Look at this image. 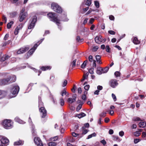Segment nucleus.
<instances>
[{
	"label": "nucleus",
	"mask_w": 146,
	"mask_h": 146,
	"mask_svg": "<svg viewBox=\"0 0 146 146\" xmlns=\"http://www.w3.org/2000/svg\"><path fill=\"white\" fill-rule=\"evenodd\" d=\"M98 48V46H95L93 48L92 51L94 52L96 51L97 50Z\"/></svg>",
	"instance_id": "51"
},
{
	"label": "nucleus",
	"mask_w": 146,
	"mask_h": 146,
	"mask_svg": "<svg viewBox=\"0 0 146 146\" xmlns=\"http://www.w3.org/2000/svg\"><path fill=\"white\" fill-rule=\"evenodd\" d=\"M78 93L79 94H81L82 92V90L81 88L79 87L78 89Z\"/></svg>",
	"instance_id": "59"
},
{
	"label": "nucleus",
	"mask_w": 146,
	"mask_h": 146,
	"mask_svg": "<svg viewBox=\"0 0 146 146\" xmlns=\"http://www.w3.org/2000/svg\"><path fill=\"white\" fill-rule=\"evenodd\" d=\"M52 9L58 13H61L62 10L60 6L56 3H52L51 4Z\"/></svg>",
	"instance_id": "5"
},
{
	"label": "nucleus",
	"mask_w": 146,
	"mask_h": 146,
	"mask_svg": "<svg viewBox=\"0 0 146 146\" xmlns=\"http://www.w3.org/2000/svg\"><path fill=\"white\" fill-rule=\"evenodd\" d=\"M140 134L141 133H140L139 131H136L134 133V135L137 137L139 136Z\"/></svg>",
	"instance_id": "35"
},
{
	"label": "nucleus",
	"mask_w": 146,
	"mask_h": 146,
	"mask_svg": "<svg viewBox=\"0 0 146 146\" xmlns=\"http://www.w3.org/2000/svg\"><path fill=\"white\" fill-rule=\"evenodd\" d=\"M109 84L113 88H115L118 84L117 80L115 79H113L110 81Z\"/></svg>",
	"instance_id": "10"
},
{
	"label": "nucleus",
	"mask_w": 146,
	"mask_h": 146,
	"mask_svg": "<svg viewBox=\"0 0 146 146\" xmlns=\"http://www.w3.org/2000/svg\"><path fill=\"white\" fill-rule=\"evenodd\" d=\"M88 59L90 61V62H92L93 60V56L92 55L90 56H89Z\"/></svg>",
	"instance_id": "55"
},
{
	"label": "nucleus",
	"mask_w": 146,
	"mask_h": 146,
	"mask_svg": "<svg viewBox=\"0 0 146 146\" xmlns=\"http://www.w3.org/2000/svg\"><path fill=\"white\" fill-rule=\"evenodd\" d=\"M66 92L65 90H63L61 92V94L62 96H64V95H66Z\"/></svg>",
	"instance_id": "47"
},
{
	"label": "nucleus",
	"mask_w": 146,
	"mask_h": 146,
	"mask_svg": "<svg viewBox=\"0 0 146 146\" xmlns=\"http://www.w3.org/2000/svg\"><path fill=\"white\" fill-rule=\"evenodd\" d=\"M8 37H9V35L8 34H6V35H5L4 37V40H7V39Z\"/></svg>",
	"instance_id": "63"
},
{
	"label": "nucleus",
	"mask_w": 146,
	"mask_h": 146,
	"mask_svg": "<svg viewBox=\"0 0 146 146\" xmlns=\"http://www.w3.org/2000/svg\"><path fill=\"white\" fill-rule=\"evenodd\" d=\"M34 141L35 144L38 146H43V144L39 138L35 137L34 139Z\"/></svg>",
	"instance_id": "11"
},
{
	"label": "nucleus",
	"mask_w": 146,
	"mask_h": 146,
	"mask_svg": "<svg viewBox=\"0 0 146 146\" xmlns=\"http://www.w3.org/2000/svg\"><path fill=\"white\" fill-rule=\"evenodd\" d=\"M76 40L79 42H80L82 41L83 40V39H80V37L79 36H78L76 38Z\"/></svg>",
	"instance_id": "38"
},
{
	"label": "nucleus",
	"mask_w": 146,
	"mask_h": 146,
	"mask_svg": "<svg viewBox=\"0 0 146 146\" xmlns=\"http://www.w3.org/2000/svg\"><path fill=\"white\" fill-rule=\"evenodd\" d=\"M39 111L40 113L41 117L44 118L47 115V112L45 108L44 107H40Z\"/></svg>",
	"instance_id": "7"
},
{
	"label": "nucleus",
	"mask_w": 146,
	"mask_h": 146,
	"mask_svg": "<svg viewBox=\"0 0 146 146\" xmlns=\"http://www.w3.org/2000/svg\"><path fill=\"white\" fill-rule=\"evenodd\" d=\"M94 3L96 7L97 8H99V2L97 1H95L94 2Z\"/></svg>",
	"instance_id": "36"
},
{
	"label": "nucleus",
	"mask_w": 146,
	"mask_h": 146,
	"mask_svg": "<svg viewBox=\"0 0 146 146\" xmlns=\"http://www.w3.org/2000/svg\"><path fill=\"white\" fill-rule=\"evenodd\" d=\"M67 84V81L66 80H64L62 84V86L63 87L65 86Z\"/></svg>",
	"instance_id": "32"
},
{
	"label": "nucleus",
	"mask_w": 146,
	"mask_h": 146,
	"mask_svg": "<svg viewBox=\"0 0 146 146\" xmlns=\"http://www.w3.org/2000/svg\"><path fill=\"white\" fill-rule=\"evenodd\" d=\"M76 117H78L79 118H81L86 116V114L83 112H81L80 113L77 114L76 115Z\"/></svg>",
	"instance_id": "17"
},
{
	"label": "nucleus",
	"mask_w": 146,
	"mask_h": 146,
	"mask_svg": "<svg viewBox=\"0 0 146 146\" xmlns=\"http://www.w3.org/2000/svg\"><path fill=\"white\" fill-rule=\"evenodd\" d=\"M2 124L5 128L9 129L11 128L13 122L11 120L5 119L2 122Z\"/></svg>",
	"instance_id": "3"
},
{
	"label": "nucleus",
	"mask_w": 146,
	"mask_h": 146,
	"mask_svg": "<svg viewBox=\"0 0 146 146\" xmlns=\"http://www.w3.org/2000/svg\"><path fill=\"white\" fill-rule=\"evenodd\" d=\"M140 141L139 139H135L134 140V143L135 144H136L139 142Z\"/></svg>",
	"instance_id": "60"
},
{
	"label": "nucleus",
	"mask_w": 146,
	"mask_h": 146,
	"mask_svg": "<svg viewBox=\"0 0 146 146\" xmlns=\"http://www.w3.org/2000/svg\"><path fill=\"white\" fill-rule=\"evenodd\" d=\"M1 138V142L3 145H5V144L8 143L9 142V140L6 138L3 137L2 136L0 137Z\"/></svg>",
	"instance_id": "15"
},
{
	"label": "nucleus",
	"mask_w": 146,
	"mask_h": 146,
	"mask_svg": "<svg viewBox=\"0 0 146 146\" xmlns=\"http://www.w3.org/2000/svg\"><path fill=\"white\" fill-rule=\"evenodd\" d=\"M109 18L111 20H114V17L112 15H110L109 17Z\"/></svg>",
	"instance_id": "58"
},
{
	"label": "nucleus",
	"mask_w": 146,
	"mask_h": 146,
	"mask_svg": "<svg viewBox=\"0 0 146 146\" xmlns=\"http://www.w3.org/2000/svg\"><path fill=\"white\" fill-rule=\"evenodd\" d=\"M106 51L108 52H110V48L108 45L106 46Z\"/></svg>",
	"instance_id": "50"
},
{
	"label": "nucleus",
	"mask_w": 146,
	"mask_h": 146,
	"mask_svg": "<svg viewBox=\"0 0 146 146\" xmlns=\"http://www.w3.org/2000/svg\"><path fill=\"white\" fill-rule=\"evenodd\" d=\"M106 113L103 112L100 115V116L101 117H104L106 116Z\"/></svg>",
	"instance_id": "37"
},
{
	"label": "nucleus",
	"mask_w": 146,
	"mask_h": 146,
	"mask_svg": "<svg viewBox=\"0 0 146 146\" xmlns=\"http://www.w3.org/2000/svg\"><path fill=\"white\" fill-rule=\"evenodd\" d=\"M133 120L134 121H141L140 118L138 117H135L133 119Z\"/></svg>",
	"instance_id": "30"
},
{
	"label": "nucleus",
	"mask_w": 146,
	"mask_h": 146,
	"mask_svg": "<svg viewBox=\"0 0 146 146\" xmlns=\"http://www.w3.org/2000/svg\"><path fill=\"white\" fill-rule=\"evenodd\" d=\"M109 69L108 67H106L104 69H103V73H105L107 72Z\"/></svg>",
	"instance_id": "28"
},
{
	"label": "nucleus",
	"mask_w": 146,
	"mask_h": 146,
	"mask_svg": "<svg viewBox=\"0 0 146 146\" xmlns=\"http://www.w3.org/2000/svg\"><path fill=\"white\" fill-rule=\"evenodd\" d=\"M19 90V88L18 86H15L11 89V92L12 93L13 96H12L11 98L14 97L15 96V95L17 94Z\"/></svg>",
	"instance_id": "6"
},
{
	"label": "nucleus",
	"mask_w": 146,
	"mask_h": 146,
	"mask_svg": "<svg viewBox=\"0 0 146 146\" xmlns=\"http://www.w3.org/2000/svg\"><path fill=\"white\" fill-rule=\"evenodd\" d=\"M51 67L49 66H43L40 69L42 71H45L48 70H50L51 69Z\"/></svg>",
	"instance_id": "18"
},
{
	"label": "nucleus",
	"mask_w": 146,
	"mask_h": 146,
	"mask_svg": "<svg viewBox=\"0 0 146 146\" xmlns=\"http://www.w3.org/2000/svg\"><path fill=\"white\" fill-rule=\"evenodd\" d=\"M133 42L135 44H138L140 42V41L138 40L137 38L136 37L134 38L133 40Z\"/></svg>",
	"instance_id": "23"
},
{
	"label": "nucleus",
	"mask_w": 146,
	"mask_h": 146,
	"mask_svg": "<svg viewBox=\"0 0 146 146\" xmlns=\"http://www.w3.org/2000/svg\"><path fill=\"white\" fill-rule=\"evenodd\" d=\"M23 27L22 24H20L17 27L14 31V34L16 35L18 33L19 31Z\"/></svg>",
	"instance_id": "12"
},
{
	"label": "nucleus",
	"mask_w": 146,
	"mask_h": 146,
	"mask_svg": "<svg viewBox=\"0 0 146 146\" xmlns=\"http://www.w3.org/2000/svg\"><path fill=\"white\" fill-rule=\"evenodd\" d=\"M96 133H92V134L89 135L88 136V137L87 138V139H89L90 138H91L92 137H95L96 136Z\"/></svg>",
	"instance_id": "25"
},
{
	"label": "nucleus",
	"mask_w": 146,
	"mask_h": 146,
	"mask_svg": "<svg viewBox=\"0 0 146 146\" xmlns=\"http://www.w3.org/2000/svg\"><path fill=\"white\" fill-rule=\"evenodd\" d=\"M9 57L7 55H4L1 58V61L2 62H3L5 61L6 60H7L9 58Z\"/></svg>",
	"instance_id": "24"
},
{
	"label": "nucleus",
	"mask_w": 146,
	"mask_h": 146,
	"mask_svg": "<svg viewBox=\"0 0 146 146\" xmlns=\"http://www.w3.org/2000/svg\"><path fill=\"white\" fill-rule=\"evenodd\" d=\"M89 126V124L88 123H86L85 124H84V126H83L82 127V129H85V127H88Z\"/></svg>",
	"instance_id": "39"
},
{
	"label": "nucleus",
	"mask_w": 146,
	"mask_h": 146,
	"mask_svg": "<svg viewBox=\"0 0 146 146\" xmlns=\"http://www.w3.org/2000/svg\"><path fill=\"white\" fill-rule=\"evenodd\" d=\"M49 145L51 146H55L56 145V144L54 142H50L49 143Z\"/></svg>",
	"instance_id": "56"
},
{
	"label": "nucleus",
	"mask_w": 146,
	"mask_h": 146,
	"mask_svg": "<svg viewBox=\"0 0 146 146\" xmlns=\"http://www.w3.org/2000/svg\"><path fill=\"white\" fill-rule=\"evenodd\" d=\"M15 121L18 122L20 124H24L25 122L18 117H16L15 119Z\"/></svg>",
	"instance_id": "22"
},
{
	"label": "nucleus",
	"mask_w": 146,
	"mask_h": 146,
	"mask_svg": "<svg viewBox=\"0 0 146 146\" xmlns=\"http://www.w3.org/2000/svg\"><path fill=\"white\" fill-rule=\"evenodd\" d=\"M108 33L112 35H114L115 33V32L114 31L112 30L109 31Z\"/></svg>",
	"instance_id": "43"
},
{
	"label": "nucleus",
	"mask_w": 146,
	"mask_h": 146,
	"mask_svg": "<svg viewBox=\"0 0 146 146\" xmlns=\"http://www.w3.org/2000/svg\"><path fill=\"white\" fill-rule=\"evenodd\" d=\"M139 127H144L146 126V122H141L139 124Z\"/></svg>",
	"instance_id": "21"
},
{
	"label": "nucleus",
	"mask_w": 146,
	"mask_h": 146,
	"mask_svg": "<svg viewBox=\"0 0 146 146\" xmlns=\"http://www.w3.org/2000/svg\"><path fill=\"white\" fill-rule=\"evenodd\" d=\"M38 46V45L37 44H35L34 46L28 52V54L30 55L32 54L34 52L35 50L36 49Z\"/></svg>",
	"instance_id": "13"
},
{
	"label": "nucleus",
	"mask_w": 146,
	"mask_h": 146,
	"mask_svg": "<svg viewBox=\"0 0 146 146\" xmlns=\"http://www.w3.org/2000/svg\"><path fill=\"white\" fill-rule=\"evenodd\" d=\"M55 15L54 13L50 12L47 14V16L51 21L56 23L57 25L58 26L60 24V21L56 16Z\"/></svg>",
	"instance_id": "2"
},
{
	"label": "nucleus",
	"mask_w": 146,
	"mask_h": 146,
	"mask_svg": "<svg viewBox=\"0 0 146 146\" xmlns=\"http://www.w3.org/2000/svg\"><path fill=\"white\" fill-rule=\"evenodd\" d=\"M37 21V17L36 16H33L31 19L30 20L28 24V29H33Z\"/></svg>",
	"instance_id": "4"
},
{
	"label": "nucleus",
	"mask_w": 146,
	"mask_h": 146,
	"mask_svg": "<svg viewBox=\"0 0 146 146\" xmlns=\"http://www.w3.org/2000/svg\"><path fill=\"white\" fill-rule=\"evenodd\" d=\"M2 19H3V21H5V22H4L5 23H6L7 22V19L6 17L4 15H3V17H2Z\"/></svg>",
	"instance_id": "54"
},
{
	"label": "nucleus",
	"mask_w": 146,
	"mask_h": 146,
	"mask_svg": "<svg viewBox=\"0 0 146 146\" xmlns=\"http://www.w3.org/2000/svg\"><path fill=\"white\" fill-rule=\"evenodd\" d=\"M13 23V21H11L9 23H8L7 25V27L8 29H10Z\"/></svg>",
	"instance_id": "26"
},
{
	"label": "nucleus",
	"mask_w": 146,
	"mask_h": 146,
	"mask_svg": "<svg viewBox=\"0 0 146 146\" xmlns=\"http://www.w3.org/2000/svg\"><path fill=\"white\" fill-rule=\"evenodd\" d=\"M58 138L57 137H55L52 138V141H55L56 140H57L58 139Z\"/></svg>",
	"instance_id": "64"
},
{
	"label": "nucleus",
	"mask_w": 146,
	"mask_h": 146,
	"mask_svg": "<svg viewBox=\"0 0 146 146\" xmlns=\"http://www.w3.org/2000/svg\"><path fill=\"white\" fill-rule=\"evenodd\" d=\"M113 140L115 141H119L120 140L119 138L118 137L116 136L113 135Z\"/></svg>",
	"instance_id": "27"
},
{
	"label": "nucleus",
	"mask_w": 146,
	"mask_h": 146,
	"mask_svg": "<svg viewBox=\"0 0 146 146\" xmlns=\"http://www.w3.org/2000/svg\"><path fill=\"white\" fill-rule=\"evenodd\" d=\"M72 135L74 137H76L78 135V134L74 132L72 133Z\"/></svg>",
	"instance_id": "62"
},
{
	"label": "nucleus",
	"mask_w": 146,
	"mask_h": 146,
	"mask_svg": "<svg viewBox=\"0 0 146 146\" xmlns=\"http://www.w3.org/2000/svg\"><path fill=\"white\" fill-rule=\"evenodd\" d=\"M103 68L100 67H98L96 71V73L97 74L100 75L103 73Z\"/></svg>",
	"instance_id": "16"
},
{
	"label": "nucleus",
	"mask_w": 146,
	"mask_h": 146,
	"mask_svg": "<svg viewBox=\"0 0 146 146\" xmlns=\"http://www.w3.org/2000/svg\"><path fill=\"white\" fill-rule=\"evenodd\" d=\"M92 3V0H87L86 1V4L88 6H90Z\"/></svg>",
	"instance_id": "31"
},
{
	"label": "nucleus",
	"mask_w": 146,
	"mask_h": 146,
	"mask_svg": "<svg viewBox=\"0 0 146 146\" xmlns=\"http://www.w3.org/2000/svg\"><path fill=\"white\" fill-rule=\"evenodd\" d=\"M76 98H68L67 100L68 102L72 104L74 102L76 101Z\"/></svg>",
	"instance_id": "19"
},
{
	"label": "nucleus",
	"mask_w": 146,
	"mask_h": 146,
	"mask_svg": "<svg viewBox=\"0 0 146 146\" xmlns=\"http://www.w3.org/2000/svg\"><path fill=\"white\" fill-rule=\"evenodd\" d=\"M119 135L121 137H122L124 135V132L123 131H120L119 133Z\"/></svg>",
	"instance_id": "61"
},
{
	"label": "nucleus",
	"mask_w": 146,
	"mask_h": 146,
	"mask_svg": "<svg viewBox=\"0 0 146 146\" xmlns=\"http://www.w3.org/2000/svg\"><path fill=\"white\" fill-rule=\"evenodd\" d=\"M90 88V86L89 85H87L84 86V89L86 90H88Z\"/></svg>",
	"instance_id": "45"
},
{
	"label": "nucleus",
	"mask_w": 146,
	"mask_h": 146,
	"mask_svg": "<svg viewBox=\"0 0 146 146\" xmlns=\"http://www.w3.org/2000/svg\"><path fill=\"white\" fill-rule=\"evenodd\" d=\"M88 74H87V73L84 75L83 76V79L81 80V81L82 82L84 81L85 79L87 78L88 77Z\"/></svg>",
	"instance_id": "34"
},
{
	"label": "nucleus",
	"mask_w": 146,
	"mask_h": 146,
	"mask_svg": "<svg viewBox=\"0 0 146 146\" xmlns=\"http://www.w3.org/2000/svg\"><path fill=\"white\" fill-rule=\"evenodd\" d=\"M27 15V12H25L23 14L21 15L19 21L20 22H22Z\"/></svg>",
	"instance_id": "14"
},
{
	"label": "nucleus",
	"mask_w": 146,
	"mask_h": 146,
	"mask_svg": "<svg viewBox=\"0 0 146 146\" xmlns=\"http://www.w3.org/2000/svg\"><path fill=\"white\" fill-rule=\"evenodd\" d=\"M24 141L21 140H19L18 141L15 142L14 143V145H21L23 144Z\"/></svg>",
	"instance_id": "20"
},
{
	"label": "nucleus",
	"mask_w": 146,
	"mask_h": 146,
	"mask_svg": "<svg viewBox=\"0 0 146 146\" xmlns=\"http://www.w3.org/2000/svg\"><path fill=\"white\" fill-rule=\"evenodd\" d=\"M60 104L61 106H63L64 105V102L63 99L62 98L60 99Z\"/></svg>",
	"instance_id": "42"
},
{
	"label": "nucleus",
	"mask_w": 146,
	"mask_h": 146,
	"mask_svg": "<svg viewBox=\"0 0 146 146\" xmlns=\"http://www.w3.org/2000/svg\"><path fill=\"white\" fill-rule=\"evenodd\" d=\"M76 59H75L74 60L73 62H72V67H74V66H75L76 65Z\"/></svg>",
	"instance_id": "53"
},
{
	"label": "nucleus",
	"mask_w": 146,
	"mask_h": 146,
	"mask_svg": "<svg viewBox=\"0 0 146 146\" xmlns=\"http://www.w3.org/2000/svg\"><path fill=\"white\" fill-rule=\"evenodd\" d=\"M17 13L16 12H13L11 15V16L12 17H15L17 15Z\"/></svg>",
	"instance_id": "40"
},
{
	"label": "nucleus",
	"mask_w": 146,
	"mask_h": 146,
	"mask_svg": "<svg viewBox=\"0 0 146 146\" xmlns=\"http://www.w3.org/2000/svg\"><path fill=\"white\" fill-rule=\"evenodd\" d=\"M112 96L113 98V99L114 101V102L116 101L117 99H116V96H115V95L114 94H112Z\"/></svg>",
	"instance_id": "46"
},
{
	"label": "nucleus",
	"mask_w": 146,
	"mask_h": 146,
	"mask_svg": "<svg viewBox=\"0 0 146 146\" xmlns=\"http://www.w3.org/2000/svg\"><path fill=\"white\" fill-rule=\"evenodd\" d=\"M101 58V56L99 55L96 56V59L97 62H98L99 60H100Z\"/></svg>",
	"instance_id": "52"
},
{
	"label": "nucleus",
	"mask_w": 146,
	"mask_h": 146,
	"mask_svg": "<svg viewBox=\"0 0 146 146\" xmlns=\"http://www.w3.org/2000/svg\"><path fill=\"white\" fill-rule=\"evenodd\" d=\"M87 60H86L81 65V67L82 68H84L85 67L86 65V63H87Z\"/></svg>",
	"instance_id": "29"
},
{
	"label": "nucleus",
	"mask_w": 146,
	"mask_h": 146,
	"mask_svg": "<svg viewBox=\"0 0 146 146\" xmlns=\"http://www.w3.org/2000/svg\"><path fill=\"white\" fill-rule=\"evenodd\" d=\"M29 48V46H26L20 48L17 52V53L18 54H23L27 51Z\"/></svg>",
	"instance_id": "8"
},
{
	"label": "nucleus",
	"mask_w": 146,
	"mask_h": 146,
	"mask_svg": "<svg viewBox=\"0 0 146 146\" xmlns=\"http://www.w3.org/2000/svg\"><path fill=\"white\" fill-rule=\"evenodd\" d=\"M94 19L93 18H91L89 21V23L90 24H92L94 21Z\"/></svg>",
	"instance_id": "57"
},
{
	"label": "nucleus",
	"mask_w": 146,
	"mask_h": 146,
	"mask_svg": "<svg viewBox=\"0 0 146 146\" xmlns=\"http://www.w3.org/2000/svg\"><path fill=\"white\" fill-rule=\"evenodd\" d=\"M101 35L96 36L95 38V40L96 43L101 44L102 42H105L106 40L103 39Z\"/></svg>",
	"instance_id": "9"
},
{
	"label": "nucleus",
	"mask_w": 146,
	"mask_h": 146,
	"mask_svg": "<svg viewBox=\"0 0 146 146\" xmlns=\"http://www.w3.org/2000/svg\"><path fill=\"white\" fill-rule=\"evenodd\" d=\"M94 68H91L89 71V72L91 74H93L94 73Z\"/></svg>",
	"instance_id": "48"
},
{
	"label": "nucleus",
	"mask_w": 146,
	"mask_h": 146,
	"mask_svg": "<svg viewBox=\"0 0 146 146\" xmlns=\"http://www.w3.org/2000/svg\"><path fill=\"white\" fill-rule=\"evenodd\" d=\"M82 105L81 104H79L77 106L76 108V111H78L82 108Z\"/></svg>",
	"instance_id": "41"
},
{
	"label": "nucleus",
	"mask_w": 146,
	"mask_h": 146,
	"mask_svg": "<svg viewBox=\"0 0 146 146\" xmlns=\"http://www.w3.org/2000/svg\"><path fill=\"white\" fill-rule=\"evenodd\" d=\"M88 131L87 129H83L82 134L85 135L87 133Z\"/></svg>",
	"instance_id": "44"
},
{
	"label": "nucleus",
	"mask_w": 146,
	"mask_h": 146,
	"mask_svg": "<svg viewBox=\"0 0 146 146\" xmlns=\"http://www.w3.org/2000/svg\"><path fill=\"white\" fill-rule=\"evenodd\" d=\"M16 80V77L14 75L10 76L7 78L0 80V85H4L15 82Z\"/></svg>",
	"instance_id": "1"
},
{
	"label": "nucleus",
	"mask_w": 146,
	"mask_h": 146,
	"mask_svg": "<svg viewBox=\"0 0 146 146\" xmlns=\"http://www.w3.org/2000/svg\"><path fill=\"white\" fill-rule=\"evenodd\" d=\"M114 74L116 77H118L120 76V73L118 71H116L115 72Z\"/></svg>",
	"instance_id": "33"
},
{
	"label": "nucleus",
	"mask_w": 146,
	"mask_h": 146,
	"mask_svg": "<svg viewBox=\"0 0 146 146\" xmlns=\"http://www.w3.org/2000/svg\"><path fill=\"white\" fill-rule=\"evenodd\" d=\"M43 103L41 101L39 102L38 107L40 108V107H42L43 106Z\"/></svg>",
	"instance_id": "49"
}]
</instances>
